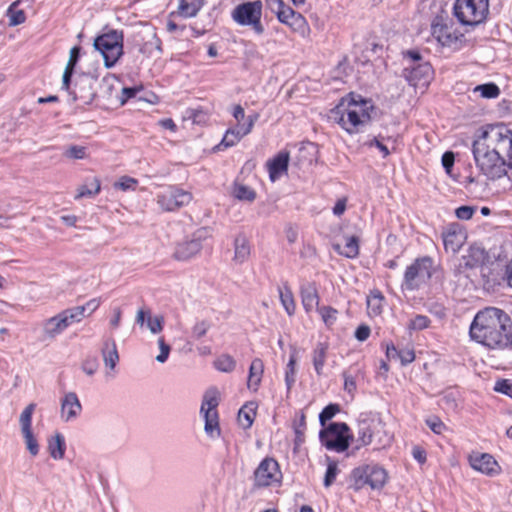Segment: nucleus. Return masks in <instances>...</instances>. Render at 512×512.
<instances>
[{"label": "nucleus", "mask_w": 512, "mask_h": 512, "mask_svg": "<svg viewBox=\"0 0 512 512\" xmlns=\"http://www.w3.org/2000/svg\"><path fill=\"white\" fill-rule=\"evenodd\" d=\"M415 359V353L412 348H405L399 350V360L402 365H407L413 362Z\"/></svg>", "instance_id": "bf43d9fd"}, {"label": "nucleus", "mask_w": 512, "mask_h": 512, "mask_svg": "<svg viewBox=\"0 0 512 512\" xmlns=\"http://www.w3.org/2000/svg\"><path fill=\"white\" fill-rule=\"evenodd\" d=\"M469 335L490 350L503 351L512 346V319L500 308L486 307L474 316Z\"/></svg>", "instance_id": "f257e3e1"}, {"label": "nucleus", "mask_w": 512, "mask_h": 512, "mask_svg": "<svg viewBox=\"0 0 512 512\" xmlns=\"http://www.w3.org/2000/svg\"><path fill=\"white\" fill-rule=\"evenodd\" d=\"M432 36L442 46L457 48L464 41V34L456 27L448 13L441 11L431 22Z\"/></svg>", "instance_id": "39448f33"}, {"label": "nucleus", "mask_w": 512, "mask_h": 512, "mask_svg": "<svg viewBox=\"0 0 512 512\" xmlns=\"http://www.w3.org/2000/svg\"><path fill=\"white\" fill-rule=\"evenodd\" d=\"M209 237L206 228L196 230L189 239L179 243L175 249L174 257L177 260L186 261L197 255L202 249V243Z\"/></svg>", "instance_id": "dca6fc26"}, {"label": "nucleus", "mask_w": 512, "mask_h": 512, "mask_svg": "<svg viewBox=\"0 0 512 512\" xmlns=\"http://www.w3.org/2000/svg\"><path fill=\"white\" fill-rule=\"evenodd\" d=\"M137 184L138 181L135 178L122 176L117 182L114 183V188L122 191H134L136 189Z\"/></svg>", "instance_id": "3c124183"}, {"label": "nucleus", "mask_w": 512, "mask_h": 512, "mask_svg": "<svg viewBox=\"0 0 512 512\" xmlns=\"http://www.w3.org/2000/svg\"><path fill=\"white\" fill-rule=\"evenodd\" d=\"M22 433L25 439L26 447L29 450L30 454L36 456L39 452V446L32 434V431H23Z\"/></svg>", "instance_id": "864d4df0"}, {"label": "nucleus", "mask_w": 512, "mask_h": 512, "mask_svg": "<svg viewBox=\"0 0 512 512\" xmlns=\"http://www.w3.org/2000/svg\"><path fill=\"white\" fill-rule=\"evenodd\" d=\"M338 411L339 408L335 404H330L326 406L319 415L321 425L325 426L326 422L332 419Z\"/></svg>", "instance_id": "5fc2aeb1"}, {"label": "nucleus", "mask_w": 512, "mask_h": 512, "mask_svg": "<svg viewBox=\"0 0 512 512\" xmlns=\"http://www.w3.org/2000/svg\"><path fill=\"white\" fill-rule=\"evenodd\" d=\"M219 404V392L216 388H210L204 394L200 413L204 417L205 433L212 439L221 434L217 406Z\"/></svg>", "instance_id": "f8f14e48"}, {"label": "nucleus", "mask_w": 512, "mask_h": 512, "mask_svg": "<svg viewBox=\"0 0 512 512\" xmlns=\"http://www.w3.org/2000/svg\"><path fill=\"white\" fill-rule=\"evenodd\" d=\"M403 72L411 85H426L429 82L432 68L429 63H420L415 66L406 67Z\"/></svg>", "instance_id": "412c9836"}, {"label": "nucleus", "mask_w": 512, "mask_h": 512, "mask_svg": "<svg viewBox=\"0 0 512 512\" xmlns=\"http://www.w3.org/2000/svg\"><path fill=\"white\" fill-rule=\"evenodd\" d=\"M283 0H266L267 8L274 14H278L284 5Z\"/></svg>", "instance_id": "774afa93"}, {"label": "nucleus", "mask_w": 512, "mask_h": 512, "mask_svg": "<svg viewBox=\"0 0 512 512\" xmlns=\"http://www.w3.org/2000/svg\"><path fill=\"white\" fill-rule=\"evenodd\" d=\"M96 80L87 74L81 75L76 79L73 95L74 99L82 100L85 103H90L95 98V91L93 84Z\"/></svg>", "instance_id": "aec40b11"}, {"label": "nucleus", "mask_w": 512, "mask_h": 512, "mask_svg": "<svg viewBox=\"0 0 512 512\" xmlns=\"http://www.w3.org/2000/svg\"><path fill=\"white\" fill-rule=\"evenodd\" d=\"M328 351V344L319 342L316 344L312 353V362L314 369L318 375L322 374Z\"/></svg>", "instance_id": "2f4dec72"}, {"label": "nucleus", "mask_w": 512, "mask_h": 512, "mask_svg": "<svg viewBox=\"0 0 512 512\" xmlns=\"http://www.w3.org/2000/svg\"><path fill=\"white\" fill-rule=\"evenodd\" d=\"M387 480V471L377 464L359 466L351 473V486L356 491L365 485H369L372 489H381Z\"/></svg>", "instance_id": "0eeeda50"}, {"label": "nucleus", "mask_w": 512, "mask_h": 512, "mask_svg": "<svg viewBox=\"0 0 512 512\" xmlns=\"http://www.w3.org/2000/svg\"><path fill=\"white\" fill-rule=\"evenodd\" d=\"M442 239L445 251L456 254L465 244L467 233L460 224L452 223L443 230Z\"/></svg>", "instance_id": "a211bd4d"}, {"label": "nucleus", "mask_w": 512, "mask_h": 512, "mask_svg": "<svg viewBox=\"0 0 512 512\" xmlns=\"http://www.w3.org/2000/svg\"><path fill=\"white\" fill-rule=\"evenodd\" d=\"M473 155L477 167L487 178L499 179L509 173L508 165H506L503 156L474 147Z\"/></svg>", "instance_id": "9b49d317"}, {"label": "nucleus", "mask_w": 512, "mask_h": 512, "mask_svg": "<svg viewBox=\"0 0 512 512\" xmlns=\"http://www.w3.org/2000/svg\"><path fill=\"white\" fill-rule=\"evenodd\" d=\"M306 422H305V415L302 413L300 415L298 423H295L294 430L296 434L295 442L297 444H300L304 440V430H305Z\"/></svg>", "instance_id": "4d7b16f0"}, {"label": "nucleus", "mask_w": 512, "mask_h": 512, "mask_svg": "<svg viewBox=\"0 0 512 512\" xmlns=\"http://www.w3.org/2000/svg\"><path fill=\"white\" fill-rule=\"evenodd\" d=\"M374 110L370 101L352 96L342 101L330 111V119L338 123L347 133L356 134L364 131L371 121Z\"/></svg>", "instance_id": "f03ea898"}, {"label": "nucleus", "mask_w": 512, "mask_h": 512, "mask_svg": "<svg viewBox=\"0 0 512 512\" xmlns=\"http://www.w3.org/2000/svg\"><path fill=\"white\" fill-rule=\"evenodd\" d=\"M475 209L471 206H461L456 209L455 214L458 219L469 220L472 218Z\"/></svg>", "instance_id": "e2e57ef3"}, {"label": "nucleus", "mask_w": 512, "mask_h": 512, "mask_svg": "<svg viewBox=\"0 0 512 512\" xmlns=\"http://www.w3.org/2000/svg\"><path fill=\"white\" fill-rule=\"evenodd\" d=\"M391 437L385 432L383 423L378 419L363 418L357 424V441L362 446L375 443L378 447L390 443Z\"/></svg>", "instance_id": "1a4fd4ad"}, {"label": "nucleus", "mask_w": 512, "mask_h": 512, "mask_svg": "<svg viewBox=\"0 0 512 512\" xmlns=\"http://www.w3.org/2000/svg\"><path fill=\"white\" fill-rule=\"evenodd\" d=\"M101 190L100 180L96 177L93 178L90 187L87 185H82L77 189V194L75 195V199H80L84 197H93L97 195Z\"/></svg>", "instance_id": "58836bf2"}, {"label": "nucleus", "mask_w": 512, "mask_h": 512, "mask_svg": "<svg viewBox=\"0 0 512 512\" xmlns=\"http://www.w3.org/2000/svg\"><path fill=\"white\" fill-rule=\"evenodd\" d=\"M48 449L53 459H62L65 453L64 437L61 434H56L55 437L49 441Z\"/></svg>", "instance_id": "f704fd0d"}, {"label": "nucleus", "mask_w": 512, "mask_h": 512, "mask_svg": "<svg viewBox=\"0 0 512 512\" xmlns=\"http://www.w3.org/2000/svg\"><path fill=\"white\" fill-rule=\"evenodd\" d=\"M470 464L473 469L487 475L497 473L498 464L490 454H473L470 456Z\"/></svg>", "instance_id": "b1692460"}, {"label": "nucleus", "mask_w": 512, "mask_h": 512, "mask_svg": "<svg viewBox=\"0 0 512 512\" xmlns=\"http://www.w3.org/2000/svg\"><path fill=\"white\" fill-rule=\"evenodd\" d=\"M289 163V153L280 152L270 162H268L269 177L271 181H276L287 172Z\"/></svg>", "instance_id": "393cba45"}, {"label": "nucleus", "mask_w": 512, "mask_h": 512, "mask_svg": "<svg viewBox=\"0 0 512 512\" xmlns=\"http://www.w3.org/2000/svg\"><path fill=\"white\" fill-rule=\"evenodd\" d=\"M302 304L307 312L312 311L318 307L319 296L316 286L312 283H307L301 287Z\"/></svg>", "instance_id": "cd10ccee"}, {"label": "nucleus", "mask_w": 512, "mask_h": 512, "mask_svg": "<svg viewBox=\"0 0 512 512\" xmlns=\"http://www.w3.org/2000/svg\"><path fill=\"white\" fill-rule=\"evenodd\" d=\"M255 414V409L252 405H245L238 413V421L240 425L245 429L250 428L253 424Z\"/></svg>", "instance_id": "ea45409f"}, {"label": "nucleus", "mask_w": 512, "mask_h": 512, "mask_svg": "<svg viewBox=\"0 0 512 512\" xmlns=\"http://www.w3.org/2000/svg\"><path fill=\"white\" fill-rule=\"evenodd\" d=\"M70 308L47 319L43 324V334L46 339H54L66 330L71 324L76 323Z\"/></svg>", "instance_id": "f3484780"}, {"label": "nucleus", "mask_w": 512, "mask_h": 512, "mask_svg": "<svg viewBox=\"0 0 512 512\" xmlns=\"http://www.w3.org/2000/svg\"><path fill=\"white\" fill-rule=\"evenodd\" d=\"M264 372L263 361L259 358H255L250 365L249 375L247 380V387L253 391H257Z\"/></svg>", "instance_id": "c85d7f7f"}, {"label": "nucleus", "mask_w": 512, "mask_h": 512, "mask_svg": "<svg viewBox=\"0 0 512 512\" xmlns=\"http://www.w3.org/2000/svg\"><path fill=\"white\" fill-rule=\"evenodd\" d=\"M146 326L151 333L158 334L163 330L164 317L161 315L152 316L151 313H148Z\"/></svg>", "instance_id": "de8ad7c7"}, {"label": "nucleus", "mask_w": 512, "mask_h": 512, "mask_svg": "<svg viewBox=\"0 0 512 512\" xmlns=\"http://www.w3.org/2000/svg\"><path fill=\"white\" fill-rule=\"evenodd\" d=\"M426 424L436 434H441L446 428L445 424L438 417L427 419Z\"/></svg>", "instance_id": "13d9d810"}, {"label": "nucleus", "mask_w": 512, "mask_h": 512, "mask_svg": "<svg viewBox=\"0 0 512 512\" xmlns=\"http://www.w3.org/2000/svg\"><path fill=\"white\" fill-rule=\"evenodd\" d=\"M384 141L394 143V140H392L390 137L384 138L382 136H378V137H374L373 139L365 142V145H367L369 147H373V146L377 147L379 149V151L382 153L383 157H387L390 154V150L388 148V145L385 144Z\"/></svg>", "instance_id": "79ce46f5"}, {"label": "nucleus", "mask_w": 512, "mask_h": 512, "mask_svg": "<svg viewBox=\"0 0 512 512\" xmlns=\"http://www.w3.org/2000/svg\"><path fill=\"white\" fill-rule=\"evenodd\" d=\"M16 5V2L12 4V6L8 10L9 17V25L17 26L25 22L26 16L23 10H14L13 6Z\"/></svg>", "instance_id": "603ef678"}, {"label": "nucleus", "mask_w": 512, "mask_h": 512, "mask_svg": "<svg viewBox=\"0 0 512 512\" xmlns=\"http://www.w3.org/2000/svg\"><path fill=\"white\" fill-rule=\"evenodd\" d=\"M101 354L103 358L104 365L108 368L106 372L107 377L114 376V369L119 361V354L117 351V346L114 339L109 338L106 339L103 343Z\"/></svg>", "instance_id": "5701e85b"}, {"label": "nucleus", "mask_w": 512, "mask_h": 512, "mask_svg": "<svg viewBox=\"0 0 512 512\" xmlns=\"http://www.w3.org/2000/svg\"><path fill=\"white\" fill-rule=\"evenodd\" d=\"M473 147L501 156L509 155L512 151V131L503 124L490 125L474 141Z\"/></svg>", "instance_id": "7ed1b4c3"}, {"label": "nucleus", "mask_w": 512, "mask_h": 512, "mask_svg": "<svg viewBox=\"0 0 512 512\" xmlns=\"http://www.w3.org/2000/svg\"><path fill=\"white\" fill-rule=\"evenodd\" d=\"M202 6L203 0H181L178 14L185 18L194 17Z\"/></svg>", "instance_id": "473e14b6"}, {"label": "nucleus", "mask_w": 512, "mask_h": 512, "mask_svg": "<svg viewBox=\"0 0 512 512\" xmlns=\"http://www.w3.org/2000/svg\"><path fill=\"white\" fill-rule=\"evenodd\" d=\"M327 460V470L324 477V486L326 488L330 487L334 483L339 472L337 462L331 460L330 458H327Z\"/></svg>", "instance_id": "37998d69"}, {"label": "nucleus", "mask_w": 512, "mask_h": 512, "mask_svg": "<svg viewBox=\"0 0 512 512\" xmlns=\"http://www.w3.org/2000/svg\"><path fill=\"white\" fill-rule=\"evenodd\" d=\"M370 328L367 325H360L355 331V338L359 341H365L370 335Z\"/></svg>", "instance_id": "338daca9"}, {"label": "nucleus", "mask_w": 512, "mask_h": 512, "mask_svg": "<svg viewBox=\"0 0 512 512\" xmlns=\"http://www.w3.org/2000/svg\"><path fill=\"white\" fill-rule=\"evenodd\" d=\"M100 305V300L95 298L89 300L82 306H76L70 308L77 322H80L85 317V312L88 311V315L92 314Z\"/></svg>", "instance_id": "e433bc0d"}, {"label": "nucleus", "mask_w": 512, "mask_h": 512, "mask_svg": "<svg viewBox=\"0 0 512 512\" xmlns=\"http://www.w3.org/2000/svg\"><path fill=\"white\" fill-rule=\"evenodd\" d=\"M494 390L505 395H511L512 384L509 380L502 379L496 382Z\"/></svg>", "instance_id": "680f3d73"}, {"label": "nucleus", "mask_w": 512, "mask_h": 512, "mask_svg": "<svg viewBox=\"0 0 512 512\" xmlns=\"http://www.w3.org/2000/svg\"><path fill=\"white\" fill-rule=\"evenodd\" d=\"M193 199L189 191L169 187L157 195V203L162 210L171 212L188 205Z\"/></svg>", "instance_id": "2eb2a0df"}, {"label": "nucleus", "mask_w": 512, "mask_h": 512, "mask_svg": "<svg viewBox=\"0 0 512 512\" xmlns=\"http://www.w3.org/2000/svg\"><path fill=\"white\" fill-rule=\"evenodd\" d=\"M232 195L238 200L248 202H252L256 198V193L252 188L238 182L233 185Z\"/></svg>", "instance_id": "c9c22d12"}, {"label": "nucleus", "mask_w": 512, "mask_h": 512, "mask_svg": "<svg viewBox=\"0 0 512 512\" xmlns=\"http://www.w3.org/2000/svg\"><path fill=\"white\" fill-rule=\"evenodd\" d=\"M278 291L282 306L284 307L287 314L292 316L295 313L296 308L292 291L287 286L279 288Z\"/></svg>", "instance_id": "4c0bfd02"}, {"label": "nucleus", "mask_w": 512, "mask_h": 512, "mask_svg": "<svg viewBox=\"0 0 512 512\" xmlns=\"http://www.w3.org/2000/svg\"><path fill=\"white\" fill-rule=\"evenodd\" d=\"M232 115L236 120V125H244L248 116H245V111L241 105H235L233 107Z\"/></svg>", "instance_id": "69168bd1"}, {"label": "nucleus", "mask_w": 512, "mask_h": 512, "mask_svg": "<svg viewBox=\"0 0 512 512\" xmlns=\"http://www.w3.org/2000/svg\"><path fill=\"white\" fill-rule=\"evenodd\" d=\"M79 54H80V48L78 46L71 48L70 53H69V59L66 64V67H65V70L63 73V78H62V87L66 90L69 89L70 79L73 74L75 65L78 62Z\"/></svg>", "instance_id": "7c9ffc66"}, {"label": "nucleus", "mask_w": 512, "mask_h": 512, "mask_svg": "<svg viewBox=\"0 0 512 512\" xmlns=\"http://www.w3.org/2000/svg\"><path fill=\"white\" fill-rule=\"evenodd\" d=\"M432 271V258L428 256L417 258L405 270L402 289L409 291L419 289L430 280Z\"/></svg>", "instance_id": "6e6552de"}, {"label": "nucleus", "mask_w": 512, "mask_h": 512, "mask_svg": "<svg viewBox=\"0 0 512 512\" xmlns=\"http://www.w3.org/2000/svg\"><path fill=\"white\" fill-rule=\"evenodd\" d=\"M63 155L64 157L73 160L85 159L87 157L86 147L71 145L65 150Z\"/></svg>", "instance_id": "a18cd8bd"}, {"label": "nucleus", "mask_w": 512, "mask_h": 512, "mask_svg": "<svg viewBox=\"0 0 512 512\" xmlns=\"http://www.w3.org/2000/svg\"><path fill=\"white\" fill-rule=\"evenodd\" d=\"M283 24L289 26L295 33H298L302 37H307L310 33L306 19L296 11L290 12V16H288Z\"/></svg>", "instance_id": "bb28decb"}, {"label": "nucleus", "mask_w": 512, "mask_h": 512, "mask_svg": "<svg viewBox=\"0 0 512 512\" xmlns=\"http://www.w3.org/2000/svg\"><path fill=\"white\" fill-rule=\"evenodd\" d=\"M384 297L379 291L371 292L367 297V310L370 316H378L383 310Z\"/></svg>", "instance_id": "72a5a7b5"}, {"label": "nucleus", "mask_w": 512, "mask_h": 512, "mask_svg": "<svg viewBox=\"0 0 512 512\" xmlns=\"http://www.w3.org/2000/svg\"><path fill=\"white\" fill-rule=\"evenodd\" d=\"M431 320L425 315H416L408 324L410 331H421L430 326Z\"/></svg>", "instance_id": "c03bdc74"}, {"label": "nucleus", "mask_w": 512, "mask_h": 512, "mask_svg": "<svg viewBox=\"0 0 512 512\" xmlns=\"http://www.w3.org/2000/svg\"><path fill=\"white\" fill-rule=\"evenodd\" d=\"M214 366L217 370L228 373L235 369L236 362L230 355L224 354L215 360Z\"/></svg>", "instance_id": "a19ab883"}, {"label": "nucleus", "mask_w": 512, "mask_h": 512, "mask_svg": "<svg viewBox=\"0 0 512 512\" xmlns=\"http://www.w3.org/2000/svg\"><path fill=\"white\" fill-rule=\"evenodd\" d=\"M209 327L210 325L206 321L196 323L193 327V336L197 339L203 337L207 333Z\"/></svg>", "instance_id": "0e129e2a"}, {"label": "nucleus", "mask_w": 512, "mask_h": 512, "mask_svg": "<svg viewBox=\"0 0 512 512\" xmlns=\"http://www.w3.org/2000/svg\"><path fill=\"white\" fill-rule=\"evenodd\" d=\"M94 48L101 53L106 68L113 67L123 54V33L111 30L95 38Z\"/></svg>", "instance_id": "423d86ee"}, {"label": "nucleus", "mask_w": 512, "mask_h": 512, "mask_svg": "<svg viewBox=\"0 0 512 512\" xmlns=\"http://www.w3.org/2000/svg\"><path fill=\"white\" fill-rule=\"evenodd\" d=\"M98 361L96 358L86 359L82 364V370L89 376L94 375L98 369Z\"/></svg>", "instance_id": "052dcab7"}, {"label": "nucleus", "mask_w": 512, "mask_h": 512, "mask_svg": "<svg viewBox=\"0 0 512 512\" xmlns=\"http://www.w3.org/2000/svg\"><path fill=\"white\" fill-rule=\"evenodd\" d=\"M259 118V114L254 113L249 115L244 125H235V127L230 128L226 131L221 145L225 147L234 146L238 143L244 136L248 135Z\"/></svg>", "instance_id": "6ab92c4d"}, {"label": "nucleus", "mask_w": 512, "mask_h": 512, "mask_svg": "<svg viewBox=\"0 0 512 512\" xmlns=\"http://www.w3.org/2000/svg\"><path fill=\"white\" fill-rule=\"evenodd\" d=\"M349 427L346 423H331L319 433L323 446L328 450L343 452L349 446Z\"/></svg>", "instance_id": "ddd939ff"}, {"label": "nucleus", "mask_w": 512, "mask_h": 512, "mask_svg": "<svg viewBox=\"0 0 512 512\" xmlns=\"http://www.w3.org/2000/svg\"><path fill=\"white\" fill-rule=\"evenodd\" d=\"M263 4L260 0L239 4L232 11V19L241 26H251L257 35L264 33L261 23Z\"/></svg>", "instance_id": "9d476101"}, {"label": "nucleus", "mask_w": 512, "mask_h": 512, "mask_svg": "<svg viewBox=\"0 0 512 512\" xmlns=\"http://www.w3.org/2000/svg\"><path fill=\"white\" fill-rule=\"evenodd\" d=\"M158 345H159L160 353L156 356L155 359L159 363H164V362L167 361V359L169 357V354H170V351H171V347H170V345H168L165 342L163 337H160L158 339Z\"/></svg>", "instance_id": "6e6d98bb"}, {"label": "nucleus", "mask_w": 512, "mask_h": 512, "mask_svg": "<svg viewBox=\"0 0 512 512\" xmlns=\"http://www.w3.org/2000/svg\"><path fill=\"white\" fill-rule=\"evenodd\" d=\"M322 320L327 326H331L337 319V310L330 306H323L318 309Z\"/></svg>", "instance_id": "8fccbe9b"}, {"label": "nucleus", "mask_w": 512, "mask_h": 512, "mask_svg": "<svg viewBox=\"0 0 512 512\" xmlns=\"http://www.w3.org/2000/svg\"><path fill=\"white\" fill-rule=\"evenodd\" d=\"M250 254L251 247L248 239L244 235H238L234 241L233 261L236 264H243L249 259Z\"/></svg>", "instance_id": "a878e982"}, {"label": "nucleus", "mask_w": 512, "mask_h": 512, "mask_svg": "<svg viewBox=\"0 0 512 512\" xmlns=\"http://www.w3.org/2000/svg\"><path fill=\"white\" fill-rule=\"evenodd\" d=\"M81 410L82 406L76 393H66L61 400V418L65 422L73 421L79 416Z\"/></svg>", "instance_id": "4be33fe9"}, {"label": "nucleus", "mask_w": 512, "mask_h": 512, "mask_svg": "<svg viewBox=\"0 0 512 512\" xmlns=\"http://www.w3.org/2000/svg\"><path fill=\"white\" fill-rule=\"evenodd\" d=\"M34 409H35V404L31 403L22 411V413L20 415V424H21L22 432L31 430V421H32V414L34 412Z\"/></svg>", "instance_id": "09e8293b"}, {"label": "nucleus", "mask_w": 512, "mask_h": 512, "mask_svg": "<svg viewBox=\"0 0 512 512\" xmlns=\"http://www.w3.org/2000/svg\"><path fill=\"white\" fill-rule=\"evenodd\" d=\"M282 480V473L278 462L271 458H264L254 471V486L258 488L269 487L279 484Z\"/></svg>", "instance_id": "4468645a"}, {"label": "nucleus", "mask_w": 512, "mask_h": 512, "mask_svg": "<svg viewBox=\"0 0 512 512\" xmlns=\"http://www.w3.org/2000/svg\"><path fill=\"white\" fill-rule=\"evenodd\" d=\"M333 248L347 258H356L359 254V238L357 236H346L345 244H333Z\"/></svg>", "instance_id": "c756f323"}, {"label": "nucleus", "mask_w": 512, "mask_h": 512, "mask_svg": "<svg viewBox=\"0 0 512 512\" xmlns=\"http://www.w3.org/2000/svg\"><path fill=\"white\" fill-rule=\"evenodd\" d=\"M453 12L462 25L475 27L486 20L489 0H455Z\"/></svg>", "instance_id": "20e7f679"}, {"label": "nucleus", "mask_w": 512, "mask_h": 512, "mask_svg": "<svg viewBox=\"0 0 512 512\" xmlns=\"http://www.w3.org/2000/svg\"><path fill=\"white\" fill-rule=\"evenodd\" d=\"M475 91L480 92L484 98H496L500 94L499 87L494 83L478 85Z\"/></svg>", "instance_id": "49530a36"}]
</instances>
